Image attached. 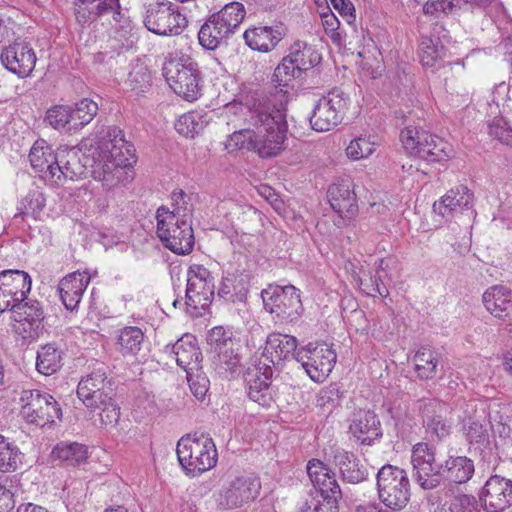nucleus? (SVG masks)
Instances as JSON below:
<instances>
[{"instance_id":"nucleus-1","label":"nucleus","mask_w":512,"mask_h":512,"mask_svg":"<svg viewBox=\"0 0 512 512\" xmlns=\"http://www.w3.org/2000/svg\"><path fill=\"white\" fill-rule=\"evenodd\" d=\"M92 157V177L101 182L105 190L110 191L133 180L134 149L119 127L110 126L99 132Z\"/></svg>"},{"instance_id":"nucleus-2","label":"nucleus","mask_w":512,"mask_h":512,"mask_svg":"<svg viewBox=\"0 0 512 512\" xmlns=\"http://www.w3.org/2000/svg\"><path fill=\"white\" fill-rule=\"evenodd\" d=\"M225 113L245 115V121L255 128L252 151L260 157H275L285 149L288 124L283 107H270L259 103L250 108L233 103L225 107Z\"/></svg>"},{"instance_id":"nucleus-3","label":"nucleus","mask_w":512,"mask_h":512,"mask_svg":"<svg viewBox=\"0 0 512 512\" xmlns=\"http://www.w3.org/2000/svg\"><path fill=\"white\" fill-rule=\"evenodd\" d=\"M178 462L189 477H197L214 468L218 461L216 445L205 434H188L177 443Z\"/></svg>"},{"instance_id":"nucleus-4","label":"nucleus","mask_w":512,"mask_h":512,"mask_svg":"<svg viewBox=\"0 0 512 512\" xmlns=\"http://www.w3.org/2000/svg\"><path fill=\"white\" fill-rule=\"evenodd\" d=\"M307 473L316 494L307 500L298 512H338V500L342 493L335 474L317 459L308 462Z\"/></svg>"},{"instance_id":"nucleus-5","label":"nucleus","mask_w":512,"mask_h":512,"mask_svg":"<svg viewBox=\"0 0 512 512\" xmlns=\"http://www.w3.org/2000/svg\"><path fill=\"white\" fill-rule=\"evenodd\" d=\"M161 206L156 212V233L161 243L179 255L189 254L194 247V233L191 221H179Z\"/></svg>"},{"instance_id":"nucleus-6","label":"nucleus","mask_w":512,"mask_h":512,"mask_svg":"<svg viewBox=\"0 0 512 512\" xmlns=\"http://www.w3.org/2000/svg\"><path fill=\"white\" fill-rule=\"evenodd\" d=\"M379 500L388 508L401 510L410 499V481L407 472L391 464L382 466L376 475Z\"/></svg>"},{"instance_id":"nucleus-7","label":"nucleus","mask_w":512,"mask_h":512,"mask_svg":"<svg viewBox=\"0 0 512 512\" xmlns=\"http://www.w3.org/2000/svg\"><path fill=\"white\" fill-rule=\"evenodd\" d=\"M186 311L192 317L202 316L214 297V278L203 265H191L186 274Z\"/></svg>"},{"instance_id":"nucleus-8","label":"nucleus","mask_w":512,"mask_h":512,"mask_svg":"<svg viewBox=\"0 0 512 512\" xmlns=\"http://www.w3.org/2000/svg\"><path fill=\"white\" fill-rule=\"evenodd\" d=\"M143 23L154 34L176 36L186 28L187 19L172 2L163 0L146 6Z\"/></svg>"},{"instance_id":"nucleus-9","label":"nucleus","mask_w":512,"mask_h":512,"mask_svg":"<svg viewBox=\"0 0 512 512\" xmlns=\"http://www.w3.org/2000/svg\"><path fill=\"white\" fill-rule=\"evenodd\" d=\"M258 478L245 475H227L222 479L216 502L222 509H234L247 504L260 493Z\"/></svg>"},{"instance_id":"nucleus-10","label":"nucleus","mask_w":512,"mask_h":512,"mask_svg":"<svg viewBox=\"0 0 512 512\" xmlns=\"http://www.w3.org/2000/svg\"><path fill=\"white\" fill-rule=\"evenodd\" d=\"M163 75L170 88L187 101L200 94L196 64L190 59H170L164 63Z\"/></svg>"},{"instance_id":"nucleus-11","label":"nucleus","mask_w":512,"mask_h":512,"mask_svg":"<svg viewBox=\"0 0 512 512\" xmlns=\"http://www.w3.org/2000/svg\"><path fill=\"white\" fill-rule=\"evenodd\" d=\"M350 104V97L339 88L330 91L319 99L314 107L310 124L317 132H327L336 127L343 120V116Z\"/></svg>"},{"instance_id":"nucleus-12","label":"nucleus","mask_w":512,"mask_h":512,"mask_svg":"<svg viewBox=\"0 0 512 512\" xmlns=\"http://www.w3.org/2000/svg\"><path fill=\"white\" fill-rule=\"evenodd\" d=\"M20 402L21 415L28 423L45 426L61 417V409L54 397L40 390H23Z\"/></svg>"},{"instance_id":"nucleus-13","label":"nucleus","mask_w":512,"mask_h":512,"mask_svg":"<svg viewBox=\"0 0 512 512\" xmlns=\"http://www.w3.org/2000/svg\"><path fill=\"white\" fill-rule=\"evenodd\" d=\"M295 360L314 382H323L332 372L337 354L325 343H309L297 350Z\"/></svg>"},{"instance_id":"nucleus-14","label":"nucleus","mask_w":512,"mask_h":512,"mask_svg":"<svg viewBox=\"0 0 512 512\" xmlns=\"http://www.w3.org/2000/svg\"><path fill=\"white\" fill-rule=\"evenodd\" d=\"M261 296L265 309L283 320L294 321L302 313L299 290L293 285L269 286Z\"/></svg>"},{"instance_id":"nucleus-15","label":"nucleus","mask_w":512,"mask_h":512,"mask_svg":"<svg viewBox=\"0 0 512 512\" xmlns=\"http://www.w3.org/2000/svg\"><path fill=\"white\" fill-rule=\"evenodd\" d=\"M411 464L416 482L425 490L440 484L442 465L435 459V449L427 443L415 444L411 451Z\"/></svg>"},{"instance_id":"nucleus-16","label":"nucleus","mask_w":512,"mask_h":512,"mask_svg":"<svg viewBox=\"0 0 512 512\" xmlns=\"http://www.w3.org/2000/svg\"><path fill=\"white\" fill-rule=\"evenodd\" d=\"M32 280L22 270L0 272V313L13 310L23 302L31 290Z\"/></svg>"},{"instance_id":"nucleus-17","label":"nucleus","mask_w":512,"mask_h":512,"mask_svg":"<svg viewBox=\"0 0 512 512\" xmlns=\"http://www.w3.org/2000/svg\"><path fill=\"white\" fill-rule=\"evenodd\" d=\"M474 196L463 185L450 189L438 201L433 204V210L446 220H452L466 215L468 218L475 214L473 209Z\"/></svg>"},{"instance_id":"nucleus-18","label":"nucleus","mask_w":512,"mask_h":512,"mask_svg":"<svg viewBox=\"0 0 512 512\" xmlns=\"http://www.w3.org/2000/svg\"><path fill=\"white\" fill-rule=\"evenodd\" d=\"M487 512H503L512 505V480L499 476H491L479 495Z\"/></svg>"},{"instance_id":"nucleus-19","label":"nucleus","mask_w":512,"mask_h":512,"mask_svg":"<svg viewBox=\"0 0 512 512\" xmlns=\"http://www.w3.org/2000/svg\"><path fill=\"white\" fill-rule=\"evenodd\" d=\"M207 342L212 351L217 354L221 365L231 369L239 364L241 344L230 329L222 326L214 327L208 334Z\"/></svg>"},{"instance_id":"nucleus-20","label":"nucleus","mask_w":512,"mask_h":512,"mask_svg":"<svg viewBox=\"0 0 512 512\" xmlns=\"http://www.w3.org/2000/svg\"><path fill=\"white\" fill-rule=\"evenodd\" d=\"M0 60L7 70L24 78L33 71L37 57L29 43L14 42L1 51Z\"/></svg>"},{"instance_id":"nucleus-21","label":"nucleus","mask_w":512,"mask_h":512,"mask_svg":"<svg viewBox=\"0 0 512 512\" xmlns=\"http://www.w3.org/2000/svg\"><path fill=\"white\" fill-rule=\"evenodd\" d=\"M13 329L24 339L38 337L43 328L44 312L38 302L19 303L13 310Z\"/></svg>"},{"instance_id":"nucleus-22","label":"nucleus","mask_w":512,"mask_h":512,"mask_svg":"<svg viewBox=\"0 0 512 512\" xmlns=\"http://www.w3.org/2000/svg\"><path fill=\"white\" fill-rule=\"evenodd\" d=\"M273 367L262 360L249 367L245 373V382L249 398L261 406H268L272 397L270 392Z\"/></svg>"},{"instance_id":"nucleus-23","label":"nucleus","mask_w":512,"mask_h":512,"mask_svg":"<svg viewBox=\"0 0 512 512\" xmlns=\"http://www.w3.org/2000/svg\"><path fill=\"white\" fill-rule=\"evenodd\" d=\"M86 175V165L81 162L80 151L76 148L58 150L57 164L50 175V185L61 186L67 180L77 181Z\"/></svg>"},{"instance_id":"nucleus-24","label":"nucleus","mask_w":512,"mask_h":512,"mask_svg":"<svg viewBox=\"0 0 512 512\" xmlns=\"http://www.w3.org/2000/svg\"><path fill=\"white\" fill-rule=\"evenodd\" d=\"M91 281L88 271H75L63 277L58 284L60 299L69 311L78 309L79 303Z\"/></svg>"},{"instance_id":"nucleus-25","label":"nucleus","mask_w":512,"mask_h":512,"mask_svg":"<svg viewBox=\"0 0 512 512\" xmlns=\"http://www.w3.org/2000/svg\"><path fill=\"white\" fill-rule=\"evenodd\" d=\"M75 14L80 23H86L100 17L110 24H112V21L118 24L121 17L115 0H78L75 3Z\"/></svg>"},{"instance_id":"nucleus-26","label":"nucleus","mask_w":512,"mask_h":512,"mask_svg":"<svg viewBox=\"0 0 512 512\" xmlns=\"http://www.w3.org/2000/svg\"><path fill=\"white\" fill-rule=\"evenodd\" d=\"M297 350V339L294 336L272 333L266 339L260 360L276 366L290 356L295 358Z\"/></svg>"},{"instance_id":"nucleus-27","label":"nucleus","mask_w":512,"mask_h":512,"mask_svg":"<svg viewBox=\"0 0 512 512\" xmlns=\"http://www.w3.org/2000/svg\"><path fill=\"white\" fill-rule=\"evenodd\" d=\"M166 352L175 359L177 365L186 373L198 371L201 362V352L196 344V339L191 334H185L171 347H166Z\"/></svg>"},{"instance_id":"nucleus-28","label":"nucleus","mask_w":512,"mask_h":512,"mask_svg":"<svg viewBox=\"0 0 512 512\" xmlns=\"http://www.w3.org/2000/svg\"><path fill=\"white\" fill-rule=\"evenodd\" d=\"M349 429L351 434L364 445H371L374 440L382 437L380 421L370 410L357 411Z\"/></svg>"},{"instance_id":"nucleus-29","label":"nucleus","mask_w":512,"mask_h":512,"mask_svg":"<svg viewBox=\"0 0 512 512\" xmlns=\"http://www.w3.org/2000/svg\"><path fill=\"white\" fill-rule=\"evenodd\" d=\"M285 29L281 26H259L244 32L245 43L255 51L268 53L283 39Z\"/></svg>"},{"instance_id":"nucleus-30","label":"nucleus","mask_w":512,"mask_h":512,"mask_svg":"<svg viewBox=\"0 0 512 512\" xmlns=\"http://www.w3.org/2000/svg\"><path fill=\"white\" fill-rule=\"evenodd\" d=\"M58 152L43 139L37 140L30 149L29 161L33 170L45 182L50 184V175L54 173L57 164Z\"/></svg>"},{"instance_id":"nucleus-31","label":"nucleus","mask_w":512,"mask_h":512,"mask_svg":"<svg viewBox=\"0 0 512 512\" xmlns=\"http://www.w3.org/2000/svg\"><path fill=\"white\" fill-rule=\"evenodd\" d=\"M112 387L101 389L92 393L88 398L90 403H83L91 411H98L101 424L105 427L114 426L120 417V409L114 402L112 396Z\"/></svg>"},{"instance_id":"nucleus-32","label":"nucleus","mask_w":512,"mask_h":512,"mask_svg":"<svg viewBox=\"0 0 512 512\" xmlns=\"http://www.w3.org/2000/svg\"><path fill=\"white\" fill-rule=\"evenodd\" d=\"M332 209L343 219L352 218L357 210L356 195L349 184H333L328 189Z\"/></svg>"},{"instance_id":"nucleus-33","label":"nucleus","mask_w":512,"mask_h":512,"mask_svg":"<svg viewBox=\"0 0 512 512\" xmlns=\"http://www.w3.org/2000/svg\"><path fill=\"white\" fill-rule=\"evenodd\" d=\"M486 310L497 318H505L512 311V291L503 285L488 288L482 296Z\"/></svg>"},{"instance_id":"nucleus-34","label":"nucleus","mask_w":512,"mask_h":512,"mask_svg":"<svg viewBox=\"0 0 512 512\" xmlns=\"http://www.w3.org/2000/svg\"><path fill=\"white\" fill-rule=\"evenodd\" d=\"M333 460L339 467L343 479L349 483H359L367 478L366 468L360 464L354 454L343 449L334 451Z\"/></svg>"},{"instance_id":"nucleus-35","label":"nucleus","mask_w":512,"mask_h":512,"mask_svg":"<svg viewBox=\"0 0 512 512\" xmlns=\"http://www.w3.org/2000/svg\"><path fill=\"white\" fill-rule=\"evenodd\" d=\"M430 512H481L475 497L466 494L451 495L431 501Z\"/></svg>"},{"instance_id":"nucleus-36","label":"nucleus","mask_w":512,"mask_h":512,"mask_svg":"<svg viewBox=\"0 0 512 512\" xmlns=\"http://www.w3.org/2000/svg\"><path fill=\"white\" fill-rule=\"evenodd\" d=\"M474 463L465 456L449 457L442 465L441 473L454 483L462 484L471 479L474 474Z\"/></svg>"},{"instance_id":"nucleus-37","label":"nucleus","mask_w":512,"mask_h":512,"mask_svg":"<svg viewBox=\"0 0 512 512\" xmlns=\"http://www.w3.org/2000/svg\"><path fill=\"white\" fill-rule=\"evenodd\" d=\"M116 350L123 356H135L141 349L143 331L136 326H127L116 333Z\"/></svg>"},{"instance_id":"nucleus-38","label":"nucleus","mask_w":512,"mask_h":512,"mask_svg":"<svg viewBox=\"0 0 512 512\" xmlns=\"http://www.w3.org/2000/svg\"><path fill=\"white\" fill-rule=\"evenodd\" d=\"M51 455L55 460L77 466L88 459V448L77 442L62 441L53 448Z\"/></svg>"},{"instance_id":"nucleus-39","label":"nucleus","mask_w":512,"mask_h":512,"mask_svg":"<svg viewBox=\"0 0 512 512\" xmlns=\"http://www.w3.org/2000/svg\"><path fill=\"white\" fill-rule=\"evenodd\" d=\"M287 56L302 72L313 68L321 61V55L318 51L313 46L300 40L291 45Z\"/></svg>"},{"instance_id":"nucleus-40","label":"nucleus","mask_w":512,"mask_h":512,"mask_svg":"<svg viewBox=\"0 0 512 512\" xmlns=\"http://www.w3.org/2000/svg\"><path fill=\"white\" fill-rule=\"evenodd\" d=\"M109 386H111V383L107 379L105 369L98 368L80 380L77 387V395L82 403H89L88 400L90 398L88 397L92 393L109 388Z\"/></svg>"},{"instance_id":"nucleus-41","label":"nucleus","mask_w":512,"mask_h":512,"mask_svg":"<svg viewBox=\"0 0 512 512\" xmlns=\"http://www.w3.org/2000/svg\"><path fill=\"white\" fill-rule=\"evenodd\" d=\"M302 73L299 67L294 65L292 60L286 56L275 68L272 82L280 92L286 93L288 88L293 86L294 81L301 77Z\"/></svg>"},{"instance_id":"nucleus-42","label":"nucleus","mask_w":512,"mask_h":512,"mask_svg":"<svg viewBox=\"0 0 512 512\" xmlns=\"http://www.w3.org/2000/svg\"><path fill=\"white\" fill-rule=\"evenodd\" d=\"M453 152L452 146L444 139L431 134L427 145L422 146L416 157L428 162L447 160Z\"/></svg>"},{"instance_id":"nucleus-43","label":"nucleus","mask_w":512,"mask_h":512,"mask_svg":"<svg viewBox=\"0 0 512 512\" xmlns=\"http://www.w3.org/2000/svg\"><path fill=\"white\" fill-rule=\"evenodd\" d=\"M61 360V351L53 344H47L37 352L36 369L43 375H52L60 369Z\"/></svg>"},{"instance_id":"nucleus-44","label":"nucleus","mask_w":512,"mask_h":512,"mask_svg":"<svg viewBox=\"0 0 512 512\" xmlns=\"http://www.w3.org/2000/svg\"><path fill=\"white\" fill-rule=\"evenodd\" d=\"M72 107L68 105H55L48 109L46 113V122L58 131L71 132L77 131L74 125Z\"/></svg>"},{"instance_id":"nucleus-45","label":"nucleus","mask_w":512,"mask_h":512,"mask_svg":"<svg viewBox=\"0 0 512 512\" xmlns=\"http://www.w3.org/2000/svg\"><path fill=\"white\" fill-rule=\"evenodd\" d=\"M445 56L444 46L438 38L422 37L419 43V58L424 67L434 68Z\"/></svg>"},{"instance_id":"nucleus-46","label":"nucleus","mask_w":512,"mask_h":512,"mask_svg":"<svg viewBox=\"0 0 512 512\" xmlns=\"http://www.w3.org/2000/svg\"><path fill=\"white\" fill-rule=\"evenodd\" d=\"M415 372L420 379L428 380L435 377L437 373V354L427 348L419 349L413 357Z\"/></svg>"},{"instance_id":"nucleus-47","label":"nucleus","mask_w":512,"mask_h":512,"mask_svg":"<svg viewBox=\"0 0 512 512\" xmlns=\"http://www.w3.org/2000/svg\"><path fill=\"white\" fill-rule=\"evenodd\" d=\"M45 197L44 195L37 191H30L20 202V206L18 207V212L15 214L14 219L17 220L21 218L22 220L25 217H32L33 219H39L44 207H45Z\"/></svg>"},{"instance_id":"nucleus-48","label":"nucleus","mask_w":512,"mask_h":512,"mask_svg":"<svg viewBox=\"0 0 512 512\" xmlns=\"http://www.w3.org/2000/svg\"><path fill=\"white\" fill-rule=\"evenodd\" d=\"M431 133L417 127L407 126L402 130L400 138L404 149L411 155L417 156L422 146L427 145Z\"/></svg>"},{"instance_id":"nucleus-49","label":"nucleus","mask_w":512,"mask_h":512,"mask_svg":"<svg viewBox=\"0 0 512 512\" xmlns=\"http://www.w3.org/2000/svg\"><path fill=\"white\" fill-rule=\"evenodd\" d=\"M171 207L166 210L169 214L175 215L179 221H191L194 211V205L190 195L186 194L183 190H174L171 194Z\"/></svg>"},{"instance_id":"nucleus-50","label":"nucleus","mask_w":512,"mask_h":512,"mask_svg":"<svg viewBox=\"0 0 512 512\" xmlns=\"http://www.w3.org/2000/svg\"><path fill=\"white\" fill-rule=\"evenodd\" d=\"M214 15L234 34L245 17V9L239 2H231Z\"/></svg>"},{"instance_id":"nucleus-51","label":"nucleus","mask_w":512,"mask_h":512,"mask_svg":"<svg viewBox=\"0 0 512 512\" xmlns=\"http://www.w3.org/2000/svg\"><path fill=\"white\" fill-rule=\"evenodd\" d=\"M377 145L373 137L360 136L350 141L346 147V155L353 161L366 159L375 152Z\"/></svg>"},{"instance_id":"nucleus-52","label":"nucleus","mask_w":512,"mask_h":512,"mask_svg":"<svg viewBox=\"0 0 512 512\" xmlns=\"http://www.w3.org/2000/svg\"><path fill=\"white\" fill-rule=\"evenodd\" d=\"M204 126L205 121L198 112L185 113L181 115L175 123V129L179 134L191 138L201 132Z\"/></svg>"},{"instance_id":"nucleus-53","label":"nucleus","mask_w":512,"mask_h":512,"mask_svg":"<svg viewBox=\"0 0 512 512\" xmlns=\"http://www.w3.org/2000/svg\"><path fill=\"white\" fill-rule=\"evenodd\" d=\"M20 462V451L18 447L10 443L4 436L0 435V471H14Z\"/></svg>"},{"instance_id":"nucleus-54","label":"nucleus","mask_w":512,"mask_h":512,"mask_svg":"<svg viewBox=\"0 0 512 512\" xmlns=\"http://www.w3.org/2000/svg\"><path fill=\"white\" fill-rule=\"evenodd\" d=\"M73 120L76 129L79 130L85 125L89 124L98 111V105L91 99H82L76 103L75 108H72Z\"/></svg>"},{"instance_id":"nucleus-55","label":"nucleus","mask_w":512,"mask_h":512,"mask_svg":"<svg viewBox=\"0 0 512 512\" xmlns=\"http://www.w3.org/2000/svg\"><path fill=\"white\" fill-rule=\"evenodd\" d=\"M488 132L503 144H512V125L504 116H496L488 124Z\"/></svg>"},{"instance_id":"nucleus-56","label":"nucleus","mask_w":512,"mask_h":512,"mask_svg":"<svg viewBox=\"0 0 512 512\" xmlns=\"http://www.w3.org/2000/svg\"><path fill=\"white\" fill-rule=\"evenodd\" d=\"M255 140V129L244 128L234 131L226 141V148L229 150L247 149L252 151Z\"/></svg>"},{"instance_id":"nucleus-57","label":"nucleus","mask_w":512,"mask_h":512,"mask_svg":"<svg viewBox=\"0 0 512 512\" xmlns=\"http://www.w3.org/2000/svg\"><path fill=\"white\" fill-rule=\"evenodd\" d=\"M198 40L199 44L207 50H215L225 43L219 35V31H216L215 27L212 26L208 19L201 26L198 32Z\"/></svg>"},{"instance_id":"nucleus-58","label":"nucleus","mask_w":512,"mask_h":512,"mask_svg":"<svg viewBox=\"0 0 512 512\" xmlns=\"http://www.w3.org/2000/svg\"><path fill=\"white\" fill-rule=\"evenodd\" d=\"M127 83L137 94L144 92L151 85V75L143 65H137L129 73Z\"/></svg>"},{"instance_id":"nucleus-59","label":"nucleus","mask_w":512,"mask_h":512,"mask_svg":"<svg viewBox=\"0 0 512 512\" xmlns=\"http://www.w3.org/2000/svg\"><path fill=\"white\" fill-rule=\"evenodd\" d=\"M187 381L194 396L203 399L209 388V379L200 372V368L198 371L187 370Z\"/></svg>"},{"instance_id":"nucleus-60","label":"nucleus","mask_w":512,"mask_h":512,"mask_svg":"<svg viewBox=\"0 0 512 512\" xmlns=\"http://www.w3.org/2000/svg\"><path fill=\"white\" fill-rule=\"evenodd\" d=\"M451 425L440 415H435L428 419L426 424V432L431 438L438 440L449 435Z\"/></svg>"},{"instance_id":"nucleus-61","label":"nucleus","mask_w":512,"mask_h":512,"mask_svg":"<svg viewBox=\"0 0 512 512\" xmlns=\"http://www.w3.org/2000/svg\"><path fill=\"white\" fill-rule=\"evenodd\" d=\"M340 399V391L336 385H330L320 389L317 395V406L325 409L331 410Z\"/></svg>"},{"instance_id":"nucleus-62","label":"nucleus","mask_w":512,"mask_h":512,"mask_svg":"<svg viewBox=\"0 0 512 512\" xmlns=\"http://www.w3.org/2000/svg\"><path fill=\"white\" fill-rule=\"evenodd\" d=\"M355 280L359 284L361 290L369 296L375 297L379 295L381 297H385L388 294L386 286L378 276L370 277V283L364 281L360 277H355Z\"/></svg>"},{"instance_id":"nucleus-63","label":"nucleus","mask_w":512,"mask_h":512,"mask_svg":"<svg viewBox=\"0 0 512 512\" xmlns=\"http://www.w3.org/2000/svg\"><path fill=\"white\" fill-rule=\"evenodd\" d=\"M236 277L234 274L224 275L221 279L217 295L225 301H234Z\"/></svg>"},{"instance_id":"nucleus-64","label":"nucleus","mask_w":512,"mask_h":512,"mask_svg":"<svg viewBox=\"0 0 512 512\" xmlns=\"http://www.w3.org/2000/svg\"><path fill=\"white\" fill-rule=\"evenodd\" d=\"M320 17L325 32L327 34H330L331 37L333 38L334 34H337V30L340 25L338 18L331 11L329 6L323 8V10L320 12Z\"/></svg>"}]
</instances>
